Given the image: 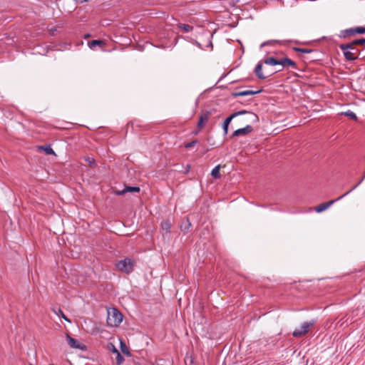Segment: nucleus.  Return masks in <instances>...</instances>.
<instances>
[{"instance_id": "f257e3e1", "label": "nucleus", "mask_w": 365, "mask_h": 365, "mask_svg": "<svg viewBox=\"0 0 365 365\" xmlns=\"http://www.w3.org/2000/svg\"><path fill=\"white\" fill-rule=\"evenodd\" d=\"M242 114H247V121H249L252 123H256L259 121L258 115L251 111L242 110L240 111L235 112L232 114H231L230 116H228L223 122L222 128H223V132H224L225 135H226L228 133V127H229V125H230V122L232 121V120L234 118H235L238 115H240Z\"/></svg>"}, {"instance_id": "ddd939ff", "label": "nucleus", "mask_w": 365, "mask_h": 365, "mask_svg": "<svg viewBox=\"0 0 365 365\" xmlns=\"http://www.w3.org/2000/svg\"><path fill=\"white\" fill-rule=\"evenodd\" d=\"M262 91V90L258 91H252V90H246L243 91H239V92H233L232 93L231 96L232 97H239V96H245L249 95H255L257 93H259Z\"/></svg>"}, {"instance_id": "c85d7f7f", "label": "nucleus", "mask_w": 365, "mask_h": 365, "mask_svg": "<svg viewBox=\"0 0 365 365\" xmlns=\"http://www.w3.org/2000/svg\"><path fill=\"white\" fill-rule=\"evenodd\" d=\"M197 143H198V140H194L191 142L185 143L184 146L185 148H191L194 147L195 145H197Z\"/></svg>"}, {"instance_id": "72a5a7b5", "label": "nucleus", "mask_w": 365, "mask_h": 365, "mask_svg": "<svg viewBox=\"0 0 365 365\" xmlns=\"http://www.w3.org/2000/svg\"><path fill=\"white\" fill-rule=\"evenodd\" d=\"M110 345H111V346H112V348H113V349H112L113 352H114V353H118V352H119V351H118V349L115 347V346H114L113 344H110Z\"/></svg>"}, {"instance_id": "aec40b11", "label": "nucleus", "mask_w": 365, "mask_h": 365, "mask_svg": "<svg viewBox=\"0 0 365 365\" xmlns=\"http://www.w3.org/2000/svg\"><path fill=\"white\" fill-rule=\"evenodd\" d=\"M285 42H286V41L269 40V41H264V43H262L261 44V47H263V46H268V45H273L274 43L283 44Z\"/></svg>"}, {"instance_id": "c756f323", "label": "nucleus", "mask_w": 365, "mask_h": 365, "mask_svg": "<svg viewBox=\"0 0 365 365\" xmlns=\"http://www.w3.org/2000/svg\"><path fill=\"white\" fill-rule=\"evenodd\" d=\"M117 354V356H116V362H117V364L118 365H120L123 361H124V358L123 356L120 354V352H118L116 353Z\"/></svg>"}, {"instance_id": "20e7f679", "label": "nucleus", "mask_w": 365, "mask_h": 365, "mask_svg": "<svg viewBox=\"0 0 365 365\" xmlns=\"http://www.w3.org/2000/svg\"><path fill=\"white\" fill-rule=\"evenodd\" d=\"M135 264V260L126 257L124 259L118 261L116 264V267L120 271L125 274H130L133 271Z\"/></svg>"}, {"instance_id": "6ab92c4d", "label": "nucleus", "mask_w": 365, "mask_h": 365, "mask_svg": "<svg viewBox=\"0 0 365 365\" xmlns=\"http://www.w3.org/2000/svg\"><path fill=\"white\" fill-rule=\"evenodd\" d=\"M220 165H218L217 166H215L212 172H211V175L215 178V179H219L221 178V175H220Z\"/></svg>"}, {"instance_id": "393cba45", "label": "nucleus", "mask_w": 365, "mask_h": 365, "mask_svg": "<svg viewBox=\"0 0 365 365\" xmlns=\"http://www.w3.org/2000/svg\"><path fill=\"white\" fill-rule=\"evenodd\" d=\"M178 27L180 29H183L185 32H189L193 29V26H192L189 24H178Z\"/></svg>"}, {"instance_id": "473e14b6", "label": "nucleus", "mask_w": 365, "mask_h": 365, "mask_svg": "<svg viewBox=\"0 0 365 365\" xmlns=\"http://www.w3.org/2000/svg\"><path fill=\"white\" fill-rule=\"evenodd\" d=\"M76 1V3L78 4H83L84 2H88L90 0H75Z\"/></svg>"}, {"instance_id": "c9c22d12", "label": "nucleus", "mask_w": 365, "mask_h": 365, "mask_svg": "<svg viewBox=\"0 0 365 365\" xmlns=\"http://www.w3.org/2000/svg\"><path fill=\"white\" fill-rule=\"evenodd\" d=\"M245 115H246V116L242 119V122L243 123H249V121H247V114H245ZM250 123H251L250 122Z\"/></svg>"}, {"instance_id": "6e6552de", "label": "nucleus", "mask_w": 365, "mask_h": 365, "mask_svg": "<svg viewBox=\"0 0 365 365\" xmlns=\"http://www.w3.org/2000/svg\"><path fill=\"white\" fill-rule=\"evenodd\" d=\"M211 115V112L206 110L203 112L199 117V120L197 125V129L199 130H201L204 126L205 124L210 119V117Z\"/></svg>"}, {"instance_id": "bb28decb", "label": "nucleus", "mask_w": 365, "mask_h": 365, "mask_svg": "<svg viewBox=\"0 0 365 365\" xmlns=\"http://www.w3.org/2000/svg\"><path fill=\"white\" fill-rule=\"evenodd\" d=\"M344 115L347 116V117H349L352 120H357L356 115L354 112H352L351 110H348L346 112H344Z\"/></svg>"}, {"instance_id": "423d86ee", "label": "nucleus", "mask_w": 365, "mask_h": 365, "mask_svg": "<svg viewBox=\"0 0 365 365\" xmlns=\"http://www.w3.org/2000/svg\"><path fill=\"white\" fill-rule=\"evenodd\" d=\"M356 187V186H354L351 189H350L349 191H347L346 192H345L344 195H341L340 197H339L338 198L335 199V200H330L329 202H323V203H321L319 204V205H317V207H315L314 210L317 212H322L323 211H324L325 210H327V208H329L331 205H333L335 202L342 199L344 197H345L346 195H347L349 193H350L352 190H354L355 188Z\"/></svg>"}, {"instance_id": "a878e982", "label": "nucleus", "mask_w": 365, "mask_h": 365, "mask_svg": "<svg viewBox=\"0 0 365 365\" xmlns=\"http://www.w3.org/2000/svg\"><path fill=\"white\" fill-rule=\"evenodd\" d=\"M120 349H121V351L123 354H125V355H128V356H130V353L128 347L126 346V344L123 341H120Z\"/></svg>"}, {"instance_id": "9d476101", "label": "nucleus", "mask_w": 365, "mask_h": 365, "mask_svg": "<svg viewBox=\"0 0 365 365\" xmlns=\"http://www.w3.org/2000/svg\"><path fill=\"white\" fill-rule=\"evenodd\" d=\"M343 53L344 58L346 61H354L358 58H359V56H356L355 52L349 51V48H340Z\"/></svg>"}, {"instance_id": "f8f14e48", "label": "nucleus", "mask_w": 365, "mask_h": 365, "mask_svg": "<svg viewBox=\"0 0 365 365\" xmlns=\"http://www.w3.org/2000/svg\"><path fill=\"white\" fill-rule=\"evenodd\" d=\"M140 190L139 187L136 186H125L122 190L115 191L117 195H123L126 192H139Z\"/></svg>"}, {"instance_id": "f704fd0d", "label": "nucleus", "mask_w": 365, "mask_h": 365, "mask_svg": "<svg viewBox=\"0 0 365 365\" xmlns=\"http://www.w3.org/2000/svg\"><path fill=\"white\" fill-rule=\"evenodd\" d=\"M356 45H353V46H351V48H349V51H354V52H355V53H356V49H357V48L356 47Z\"/></svg>"}, {"instance_id": "2eb2a0df", "label": "nucleus", "mask_w": 365, "mask_h": 365, "mask_svg": "<svg viewBox=\"0 0 365 365\" xmlns=\"http://www.w3.org/2000/svg\"><path fill=\"white\" fill-rule=\"evenodd\" d=\"M191 226V222H190L189 218L187 217L186 220L181 224L180 230L182 232H184V234H186L188 232Z\"/></svg>"}, {"instance_id": "a211bd4d", "label": "nucleus", "mask_w": 365, "mask_h": 365, "mask_svg": "<svg viewBox=\"0 0 365 365\" xmlns=\"http://www.w3.org/2000/svg\"><path fill=\"white\" fill-rule=\"evenodd\" d=\"M264 63L271 66H277V58L274 56H269L264 60Z\"/></svg>"}, {"instance_id": "5701e85b", "label": "nucleus", "mask_w": 365, "mask_h": 365, "mask_svg": "<svg viewBox=\"0 0 365 365\" xmlns=\"http://www.w3.org/2000/svg\"><path fill=\"white\" fill-rule=\"evenodd\" d=\"M353 36L356 34H365V27L359 26L356 28H352Z\"/></svg>"}, {"instance_id": "39448f33", "label": "nucleus", "mask_w": 365, "mask_h": 365, "mask_svg": "<svg viewBox=\"0 0 365 365\" xmlns=\"http://www.w3.org/2000/svg\"><path fill=\"white\" fill-rule=\"evenodd\" d=\"M316 324V320L312 319L310 322H304L301 327L298 329H296L293 333L292 335L294 337L300 338L304 336L307 333L309 332V329L312 327Z\"/></svg>"}, {"instance_id": "7c9ffc66", "label": "nucleus", "mask_w": 365, "mask_h": 365, "mask_svg": "<svg viewBox=\"0 0 365 365\" xmlns=\"http://www.w3.org/2000/svg\"><path fill=\"white\" fill-rule=\"evenodd\" d=\"M86 161L89 163V165L91 166V167H95L96 166V163H95V160H91L89 158L86 159Z\"/></svg>"}, {"instance_id": "cd10ccee", "label": "nucleus", "mask_w": 365, "mask_h": 365, "mask_svg": "<svg viewBox=\"0 0 365 365\" xmlns=\"http://www.w3.org/2000/svg\"><path fill=\"white\" fill-rule=\"evenodd\" d=\"M287 57H282V58H277V66L279 65L282 66L283 68L286 66V61H287Z\"/></svg>"}, {"instance_id": "e433bc0d", "label": "nucleus", "mask_w": 365, "mask_h": 365, "mask_svg": "<svg viewBox=\"0 0 365 365\" xmlns=\"http://www.w3.org/2000/svg\"><path fill=\"white\" fill-rule=\"evenodd\" d=\"M199 130L197 129V130L194 131V134L197 135L198 133H199Z\"/></svg>"}, {"instance_id": "9b49d317", "label": "nucleus", "mask_w": 365, "mask_h": 365, "mask_svg": "<svg viewBox=\"0 0 365 365\" xmlns=\"http://www.w3.org/2000/svg\"><path fill=\"white\" fill-rule=\"evenodd\" d=\"M257 77L259 79H265L266 78L271 76L273 73H270L267 76L264 75L262 73V62L259 61L257 64L255 71H254Z\"/></svg>"}, {"instance_id": "4c0bfd02", "label": "nucleus", "mask_w": 365, "mask_h": 365, "mask_svg": "<svg viewBox=\"0 0 365 365\" xmlns=\"http://www.w3.org/2000/svg\"><path fill=\"white\" fill-rule=\"evenodd\" d=\"M190 168V165H187V170H186L185 173H187L189 171Z\"/></svg>"}, {"instance_id": "f3484780", "label": "nucleus", "mask_w": 365, "mask_h": 365, "mask_svg": "<svg viewBox=\"0 0 365 365\" xmlns=\"http://www.w3.org/2000/svg\"><path fill=\"white\" fill-rule=\"evenodd\" d=\"M349 36H353L352 28L347 29L345 30H342L340 31L339 37L340 38H346Z\"/></svg>"}, {"instance_id": "b1692460", "label": "nucleus", "mask_w": 365, "mask_h": 365, "mask_svg": "<svg viewBox=\"0 0 365 365\" xmlns=\"http://www.w3.org/2000/svg\"><path fill=\"white\" fill-rule=\"evenodd\" d=\"M293 50L296 52H300V53H310L314 51L313 49L304 48H299V47H294Z\"/></svg>"}, {"instance_id": "4468645a", "label": "nucleus", "mask_w": 365, "mask_h": 365, "mask_svg": "<svg viewBox=\"0 0 365 365\" xmlns=\"http://www.w3.org/2000/svg\"><path fill=\"white\" fill-rule=\"evenodd\" d=\"M106 45V42L103 40H92L88 42V46L91 49H94L96 46L103 48Z\"/></svg>"}, {"instance_id": "0eeeda50", "label": "nucleus", "mask_w": 365, "mask_h": 365, "mask_svg": "<svg viewBox=\"0 0 365 365\" xmlns=\"http://www.w3.org/2000/svg\"><path fill=\"white\" fill-rule=\"evenodd\" d=\"M66 339L70 347L82 351L87 349V346L84 344L80 343L78 340L71 337L68 334H66Z\"/></svg>"}, {"instance_id": "2f4dec72", "label": "nucleus", "mask_w": 365, "mask_h": 365, "mask_svg": "<svg viewBox=\"0 0 365 365\" xmlns=\"http://www.w3.org/2000/svg\"><path fill=\"white\" fill-rule=\"evenodd\" d=\"M58 314H61V316H62V317H63L64 319H66V321H68V322H70V321L68 320V319L65 316V314H63V312H62V310H61V309H58Z\"/></svg>"}, {"instance_id": "f03ea898", "label": "nucleus", "mask_w": 365, "mask_h": 365, "mask_svg": "<svg viewBox=\"0 0 365 365\" xmlns=\"http://www.w3.org/2000/svg\"><path fill=\"white\" fill-rule=\"evenodd\" d=\"M123 318V315L118 309L115 307L108 309L107 324L108 326L118 327L122 322Z\"/></svg>"}, {"instance_id": "7ed1b4c3", "label": "nucleus", "mask_w": 365, "mask_h": 365, "mask_svg": "<svg viewBox=\"0 0 365 365\" xmlns=\"http://www.w3.org/2000/svg\"><path fill=\"white\" fill-rule=\"evenodd\" d=\"M353 45H357L359 48L356 49V53L359 56V58L365 61V38L356 39L348 43H343L339 46V48H352Z\"/></svg>"}, {"instance_id": "dca6fc26", "label": "nucleus", "mask_w": 365, "mask_h": 365, "mask_svg": "<svg viewBox=\"0 0 365 365\" xmlns=\"http://www.w3.org/2000/svg\"><path fill=\"white\" fill-rule=\"evenodd\" d=\"M38 150H43L46 155H56L55 152L51 148L50 145H40L38 147Z\"/></svg>"}, {"instance_id": "412c9836", "label": "nucleus", "mask_w": 365, "mask_h": 365, "mask_svg": "<svg viewBox=\"0 0 365 365\" xmlns=\"http://www.w3.org/2000/svg\"><path fill=\"white\" fill-rule=\"evenodd\" d=\"M161 227L163 230L167 231L168 232H170V230L171 227V223L170 220H164L161 222Z\"/></svg>"}, {"instance_id": "1a4fd4ad", "label": "nucleus", "mask_w": 365, "mask_h": 365, "mask_svg": "<svg viewBox=\"0 0 365 365\" xmlns=\"http://www.w3.org/2000/svg\"><path fill=\"white\" fill-rule=\"evenodd\" d=\"M253 131V128L250 125H247L245 128H239L235 130L232 135V137H238L241 135H246Z\"/></svg>"}, {"instance_id": "4be33fe9", "label": "nucleus", "mask_w": 365, "mask_h": 365, "mask_svg": "<svg viewBox=\"0 0 365 365\" xmlns=\"http://www.w3.org/2000/svg\"><path fill=\"white\" fill-rule=\"evenodd\" d=\"M291 67L293 69H298L297 63L287 57V61H286V66L284 68H289Z\"/></svg>"}]
</instances>
